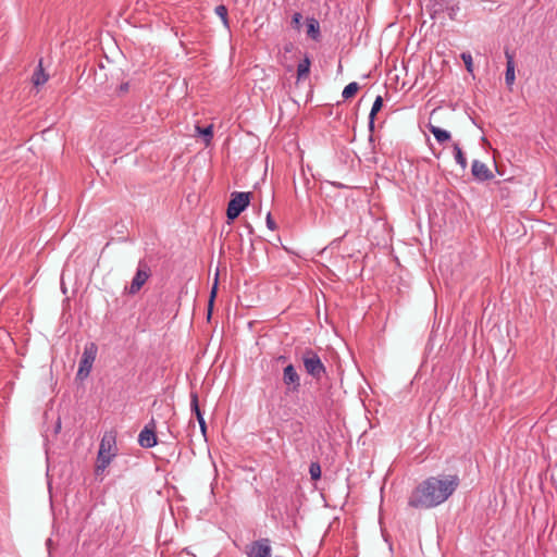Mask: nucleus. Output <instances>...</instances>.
<instances>
[{
    "label": "nucleus",
    "instance_id": "nucleus-21",
    "mask_svg": "<svg viewBox=\"0 0 557 557\" xmlns=\"http://www.w3.org/2000/svg\"><path fill=\"white\" fill-rule=\"evenodd\" d=\"M215 14L222 20L223 24L227 26L228 17H227V8L223 4L215 7Z\"/></svg>",
    "mask_w": 557,
    "mask_h": 557
},
{
    "label": "nucleus",
    "instance_id": "nucleus-28",
    "mask_svg": "<svg viewBox=\"0 0 557 557\" xmlns=\"http://www.w3.org/2000/svg\"><path fill=\"white\" fill-rule=\"evenodd\" d=\"M128 89V84L121 85V90L126 91Z\"/></svg>",
    "mask_w": 557,
    "mask_h": 557
},
{
    "label": "nucleus",
    "instance_id": "nucleus-5",
    "mask_svg": "<svg viewBox=\"0 0 557 557\" xmlns=\"http://www.w3.org/2000/svg\"><path fill=\"white\" fill-rule=\"evenodd\" d=\"M250 193L234 191L227 206V219L235 220L249 205Z\"/></svg>",
    "mask_w": 557,
    "mask_h": 557
},
{
    "label": "nucleus",
    "instance_id": "nucleus-27",
    "mask_svg": "<svg viewBox=\"0 0 557 557\" xmlns=\"http://www.w3.org/2000/svg\"><path fill=\"white\" fill-rule=\"evenodd\" d=\"M458 10H459V7H458V5H453V7L448 8V16H449L451 20H454V18H455V16H456V14H457V12H458Z\"/></svg>",
    "mask_w": 557,
    "mask_h": 557
},
{
    "label": "nucleus",
    "instance_id": "nucleus-17",
    "mask_svg": "<svg viewBox=\"0 0 557 557\" xmlns=\"http://www.w3.org/2000/svg\"><path fill=\"white\" fill-rule=\"evenodd\" d=\"M310 65H311V60L308 55H306L305 59L301 62H299V64L297 66V78L299 81L308 77V75L310 73Z\"/></svg>",
    "mask_w": 557,
    "mask_h": 557
},
{
    "label": "nucleus",
    "instance_id": "nucleus-1",
    "mask_svg": "<svg viewBox=\"0 0 557 557\" xmlns=\"http://www.w3.org/2000/svg\"><path fill=\"white\" fill-rule=\"evenodd\" d=\"M457 474L429 476L419 483L408 497V506L414 509H431L445 503L458 488Z\"/></svg>",
    "mask_w": 557,
    "mask_h": 557
},
{
    "label": "nucleus",
    "instance_id": "nucleus-16",
    "mask_svg": "<svg viewBox=\"0 0 557 557\" xmlns=\"http://www.w3.org/2000/svg\"><path fill=\"white\" fill-rule=\"evenodd\" d=\"M428 128L429 131L434 135L435 139L437 140V143L440 144H443L447 140L450 139V133L445 131V129H442L441 127L438 126H435V125H432V124H429L428 125Z\"/></svg>",
    "mask_w": 557,
    "mask_h": 557
},
{
    "label": "nucleus",
    "instance_id": "nucleus-26",
    "mask_svg": "<svg viewBox=\"0 0 557 557\" xmlns=\"http://www.w3.org/2000/svg\"><path fill=\"white\" fill-rule=\"evenodd\" d=\"M267 226H268L270 230H272V231H274V230L276 228V224H275V222L273 221V219H272V216H271V213H268V215H267Z\"/></svg>",
    "mask_w": 557,
    "mask_h": 557
},
{
    "label": "nucleus",
    "instance_id": "nucleus-6",
    "mask_svg": "<svg viewBox=\"0 0 557 557\" xmlns=\"http://www.w3.org/2000/svg\"><path fill=\"white\" fill-rule=\"evenodd\" d=\"M151 276V269L149 264L145 260H139L136 273L132 280V283L128 288H126V292L129 295L137 294L143 286L147 283L149 277Z\"/></svg>",
    "mask_w": 557,
    "mask_h": 557
},
{
    "label": "nucleus",
    "instance_id": "nucleus-14",
    "mask_svg": "<svg viewBox=\"0 0 557 557\" xmlns=\"http://www.w3.org/2000/svg\"><path fill=\"white\" fill-rule=\"evenodd\" d=\"M382 107H383V98L381 96H377L372 104V109L369 114V125L368 126H369L370 132L374 131V120H375L377 112L382 109Z\"/></svg>",
    "mask_w": 557,
    "mask_h": 557
},
{
    "label": "nucleus",
    "instance_id": "nucleus-22",
    "mask_svg": "<svg viewBox=\"0 0 557 557\" xmlns=\"http://www.w3.org/2000/svg\"><path fill=\"white\" fill-rule=\"evenodd\" d=\"M309 473L312 480L317 481L321 478V467L318 462H312L309 467Z\"/></svg>",
    "mask_w": 557,
    "mask_h": 557
},
{
    "label": "nucleus",
    "instance_id": "nucleus-15",
    "mask_svg": "<svg viewBox=\"0 0 557 557\" xmlns=\"http://www.w3.org/2000/svg\"><path fill=\"white\" fill-rule=\"evenodd\" d=\"M48 74L45 73L42 69V62L40 61L36 71L34 72L32 76V82L34 86L39 87L42 86L48 81Z\"/></svg>",
    "mask_w": 557,
    "mask_h": 557
},
{
    "label": "nucleus",
    "instance_id": "nucleus-7",
    "mask_svg": "<svg viewBox=\"0 0 557 557\" xmlns=\"http://www.w3.org/2000/svg\"><path fill=\"white\" fill-rule=\"evenodd\" d=\"M248 557H271L272 548L269 539L253 541L246 546Z\"/></svg>",
    "mask_w": 557,
    "mask_h": 557
},
{
    "label": "nucleus",
    "instance_id": "nucleus-23",
    "mask_svg": "<svg viewBox=\"0 0 557 557\" xmlns=\"http://www.w3.org/2000/svg\"><path fill=\"white\" fill-rule=\"evenodd\" d=\"M461 59L466 65V69L469 73L473 72V62H472V55L470 52H462Z\"/></svg>",
    "mask_w": 557,
    "mask_h": 557
},
{
    "label": "nucleus",
    "instance_id": "nucleus-11",
    "mask_svg": "<svg viewBox=\"0 0 557 557\" xmlns=\"http://www.w3.org/2000/svg\"><path fill=\"white\" fill-rule=\"evenodd\" d=\"M505 57H506V72H505V82L507 86L511 87L516 79L515 74V57L513 53L510 52L508 49L505 50Z\"/></svg>",
    "mask_w": 557,
    "mask_h": 557
},
{
    "label": "nucleus",
    "instance_id": "nucleus-19",
    "mask_svg": "<svg viewBox=\"0 0 557 557\" xmlns=\"http://www.w3.org/2000/svg\"><path fill=\"white\" fill-rule=\"evenodd\" d=\"M196 132L202 136V139L206 145H209L213 138V125H208L207 127L196 126Z\"/></svg>",
    "mask_w": 557,
    "mask_h": 557
},
{
    "label": "nucleus",
    "instance_id": "nucleus-9",
    "mask_svg": "<svg viewBox=\"0 0 557 557\" xmlns=\"http://www.w3.org/2000/svg\"><path fill=\"white\" fill-rule=\"evenodd\" d=\"M283 382L292 392H298L300 387V376L293 364H288L283 370Z\"/></svg>",
    "mask_w": 557,
    "mask_h": 557
},
{
    "label": "nucleus",
    "instance_id": "nucleus-24",
    "mask_svg": "<svg viewBox=\"0 0 557 557\" xmlns=\"http://www.w3.org/2000/svg\"><path fill=\"white\" fill-rule=\"evenodd\" d=\"M301 20H302V15L301 13L299 12H295L292 16V26L294 29L296 30H300L301 28Z\"/></svg>",
    "mask_w": 557,
    "mask_h": 557
},
{
    "label": "nucleus",
    "instance_id": "nucleus-3",
    "mask_svg": "<svg viewBox=\"0 0 557 557\" xmlns=\"http://www.w3.org/2000/svg\"><path fill=\"white\" fill-rule=\"evenodd\" d=\"M97 354L98 346L95 343L90 342L85 345L82 358L79 360L78 371L76 374V377L78 380L83 381L89 375L92 369V364L96 360Z\"/></svg>",
    "mask_w": 557,
    "mask_h": 557
},
{
    "label": "nucleus",
    "instance_id": "nucleus-2",
    "mask_svg": "<svg viewBox=\"0 0 557 557\" xmlns=\"http://www.w3.org/2000/svg\"><path fill=\"white\" fill-rule=\"evenodd\" d=\"M117 451L116 447V436L115 433L110 431L106 432L101 438L97 463H96V474H100L103 472L108 466L111 463L112 459L115 457Z\"/></svg>",
    "mask_w": 557,
    "mask_h": 557
},
{
    "label": "nucleus",
    "instance_id": "nucleus-18",
    "mask_svg": "<svg viewBox=\"0 0 557 557\" xmlns=\"http://www.w3.org/2000/svg\"><path fill=\"white\" fill-rule=\"evenodd\" d=\"M453 148H454V157H455L456 162L461 166L462 170H466L468 162H467V159H466L459 144L454 143Z\"/></svg>",
    "mask_w": 557,
    "mask_h": 557
},
{
    "label": "nucleus",
    "instance_id": "nucleus-25",
    "mask_svg": "<svg viewBox=\"0 0 557 557\" xmlns=\"http://www.w3.org/2000/svg\"><path fill=\"white\" fill-rule=\"evenodd\" d=\"M216 285H218V282L215 281L214 283V286L211 290V294H210V300H209V310H208V317L211 315V310H212V306H213V300H214V297L216 295Z\"/></svg>",
    "mask_w": 557,
    "mask_h": 557
},
{
    "label": "nucleus",
    "instance_id": "nucleus-29",
    "mask_svg": "<svg viewBox=\"0 0 557 557\" xmlns=\"http://www.w3.org/2000/svg\"><path fill=\"white\" fill-rule=\"evenodd\" d=\"M292 49H293L292 44H289L288 46L285 47V51H287V52L292 51Z\"/></svg>",
    "mask_w": 557,
    "mask_h": 557
},
{
    "label": "nucleus",
    "instance_id": "nucleus-10",
    "mask_svg": "<svg viewBox=\"0 0 557 557\" xmlns=\"http://www.w3.org/2000/svg\"><path fill=\"white\" fill-rule=\"evenodd\" d=\"M471 172L473 177L480 182L488 181L494 177L487 165L479 160H473Z\"/></svg>",
    "mask_w": 557,
    "mask_h": 557
},
{
    "label": "nucleus",
    "instance_id": "nucleus-12",
    "mask_svg": "<svg viewBox=\"0 0 557 557\" xmlns=\"http://www.w3.org/2000/svg\"><path fill=\"white\" fill-rule=\"evenodd\" d=\"M306 34L307 36L314 40L320 41L321 40V30H320V23L314 17H307L306 18Z\"/></svg>",
    "mask_w": 557,
    "mask_h": 557
},
{
    "label": "nucleus",
    "instance_id": "nucleus-8",
    "mask_svg": "<svg viewBox=\"0 0 557 557\" xmlns=\"http://www.w3.org/2000/svg\"><path fill=\"white\" fill-rule=\"evenodd\" d=\"M138 443L144 448H151L157 445L156 423L151 420L139 433Z\"/></svg>",
    "mask_w": 557,
    "mask_h": 557
},
{
    "label": "nucleus",
    "instance_id": "nucleus-4",
    "mask_svg": "<svg viewBox=\"0 0 557 557\" xmlns=\"http://www.w3.org/2000/svg\"><path fill=\"white\" fill-rule=\"evenodd\" d=\"M302 362L306 372L317 381H320L325 374V367L321 358L312 349H306L302 354Z\"/></svg>",
    "mask_w": 557,
    "mask_h": 557
},
{
    "label": "nucleus",
    "instance_id": "nucleus-20",
    "mask_svg": "<svg viewBox=\"0 0 557 557\" xmlns=\"http://www.w3.org/2000/svg\"><path fill=\"white\" fill-rule=\"evenodd\" d=\"M359 90V84L357 82L349 83L343 90L342 97L344 99H349L354 97Z\"/></svg>",
    "mask_w": 557,
    "mask_h": 557
},
{
    "label": "nucleus",
    "instance_id": "nucleus-13",
    "mask_svg": "<svg viewBox=\"0 0 557 557\" xmlns=\"http://www.w3.org/2000/svg\"><path fill=\"white\" fill-rule=\"evenodd\" d=\"M190 409L196 414V418L199 422L201 432L205 434L206 430H207V425H206L203 414L199 408L198 394L196 392L190 393Z\"/></svg>",
    "mask_w": 557,
    "mask_h": 557
}]
</instances>
